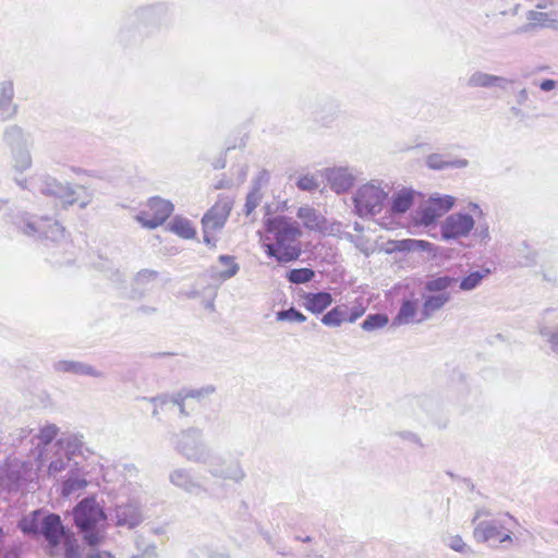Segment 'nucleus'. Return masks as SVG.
I'll return each instance as SVG.
<instances>
[{"label":"nucleus","mask_w":558,"mask_h":558,"mask_svg":"<svg viewBox=\"0 0 558 558\" xmlns=\"http://www.w3.org/2000/svg\"><path fill=\"white\" fill-rule=\"evenodd\" d=\"M169 482L179 489L194 496L206 493L205 486L197 481L193 471L187 468H177L169 473Z\"/></svg>","instance_id":"18"},{"label":"nucleus","mask_w":558,"mask_h":558,"mask_svg":"<svg viewBox=\"0 0 558 558\" xmlns=\"http://www.w3.org/2000/svg\"><path fill=\"white\" fill-rule=\"evenodd\" d=\"M158 278V272L150 269L140 270L132 282L128 296L132 300H141L150 290V284Z\"/></svg>","instance_id":"24"},{"label":"nucleus","mask_w":558,"mask_h":558,"mask_svg":"<svg viewBox=\"0 0 558 558\" xmlns=\"http://www.w3.org/2000/svg\"><path fill=\"white\" fill-rule=\"evenodd\" d=\"M430 243L423 240L408 239L400 242V248L405 251H427Z\"/></svg>","instance_id":"46"},{"label":"nucleus","mask_w":558,"mask_h":558,"mask_svg":"<svg viewBox=\"0 0 558 558\" xmlns=\"http://www.w3.org/2000/svg\"><path fill=\"white\" fill-rule=\"evenodd\" d=\"M527 20L530 21V23L520 27L518 32H520V33L530 32L531 29H533L535 27L536 24L544 26V25H546V22L549 21L548 13L537 12V11H529Z\"/></svg>","instance_id":"44"},{"label":"nucleus","mask_w":558,"mask_h":558,"mask_svg":"<svg viewBox=\"0 0 558 558\" xmlns=\"http://www.w3.org/2000/svg\"><path fill=\"white\" fill-rule=\"evenodd\" d=\"M154 404H155V409H154V411H153V416H154V417H156V416L158 415V413H159L158 409H159V408H160V409H163V407H165V405H161L159 402H156V403H154Z\"/></svg>","instance_id":"63"},{"label":"nucleus","mask_w":558,"mask_h":558,"mask_svg":"<svg viewBox=\"0 0 558 558\" xmlns=\"http://www.w3.org/2000/svg\"><path fill=\"white\" fill-rule=\"evenodd\" d=\"M421 306V300L418 299L404 300L392 324L395 326H401L423 323L424 320H420Z\"/></svg>","instance_id":"23"},{"label":"nucleus","mask_w":558,"mask_h":558,"mask_svg":"<svg viewBox=\"0 0 558 558\" xmlns=\"http://www.w3.org/2000/svg\"><path fill=\"white\" fill-rule=\"evenodd\" d=\"M478 235L481 236L482 240L486 241L489 239V232H488V227L485 225L484 227L481 226L478 229Z\"/></svg>","instance_id":"59"},{"label":"nucleus","mask_w":558,"mask_h":558,"mask_svg":"<svg viewBox=\"0 0 558 558\" xmlns=\"http://www.w3.org/2000/svg\"><path fill=\"white\" fill-rule=\"evenodd\" d=\"M14 83L10 78L0 81V120L9 121L16 117L19 105L14 102Z\"/></svg>","instance_id":"19"},{"label":"nucleus","mask_w":558,"mask_h":558,"mask_svg":"<svg viewBox=\"0 0 558 558\" xmlns=\"http://www.w3.org/2000/svg\"><path fill=\"white\" fill-rule=\"evenodd\" d=\"M172 444L175 452L190 462L202 464L210 453V447L198 427H189L173 434Z\"/></svg>","instance_id":"5"},{"label":"nucleus","mask_w":558,"mask_h":558,"mask_svg":"<svg viewBox=\"0 0 558 558\" xmlns=\"http://www.w3.org/2000/svg\"><path fill=\"white\" fill-rule=\"evenodd\" d=\"M296 216L303 221L305 228L310 230H318L322 228L324 218L310 206H302L298 209Z\"/></svg>","instance_id":"34"},{"label":"nucleus","mask_w":558,"mask_h":558,"mask_svg":"<svg viewBox=\"0 0 558 558\" xmlns=\"http://www.w3.org/2000/svg\"><path fill=\"white\" fill-rule=\"evenodd\" d=\"M413 204V193L411 191H400L392 197L391 213L404 214Z\"/></svg>","instance_id":"38"},{"label":"nucleus","mask_w":558,"mask_h":558,"mask_svg":"<svg viewBox=\"0 0 558 558\" xmlns=\"http://www.w3.org/2000/svg\"><path fill=\"white\" fill-rule=\"evenodd\" d=\"M365 310L366 308L362 303H355L351 307L345 304H341L327 312L322 317V323L329 327H338L343 322L354 323L364 315Z\"/></svg>","instance_id":"15"},{"label":"nucleus","mask_w":558,"mask_h":558,"mask_svg":"<svg viewBox=\"0 0 558 558\" xmlns=\"http://www.w3.org/2000/svg\"><path fill=\"white\" fill-rule=\"evenodd\" d=\"M529 100V92L526 88L520 89L515 95V101L519 106H524Z\"/></svg>","instance_id":"55"},{"label":"nucleus","mask_w":558,"mask_h":558,"mask_svg":"<svg viewBox=\"0 0 558 558\" xmlns=\"http://www.w3.org/2000/svg\"><path fill=\"white\" fill-rule=\"evenodd\" d=\"M44 515L40 510L33 511L20 521L19 526L25 534H40V521Z\"/></svg>","instance_id":"36"},{"label":"nucleus","mask_w":558,"mask_h":558,"mask_svg":"<svg viewBox=\"0 0 558 558\" xmlns=\"http://www.w3.org/2000/svg\"><path fill=\"white\" fill-rule=\"evenodd\" d=\"M207 472L216 478L241 483L246 473L239 459H231L210 448L209 456L203 461Z\"/></svg>","instance_id":"9"},{"label":"nucleus","mask_w":558,"mask_h":558,"mask_svg":"<svg viewBox=\"0 0 558 558\" xmlns=\"http://www.w3.org/2000/svg\"><path fill=\"white\" fill-rule=\"evenodd\" d=\"M474 219L468 214H452L441 225V235L446 240L465 236L474 227Z\"/></svg>","instance_id":"16"},{"label":"nucleus","mask_w":558,"mask_h":558,"mask_svg":"<svg viewBox=\"0 0 558 558\" xmlns=\"http://www.w3.org/2000/svg\"><path fill=\"white\" fill-rule=\"evenodd\" d=\"M262 193L258 186H253L252 191L246 196V202L244 205V214L250 216L254 209L259 205L262 201Z\"/></svg>","instance_id":"45"},{"label":"nucleus","mask_w":558,"mask_h":558,"mask_svg":"<svg viewBox=\"0 0 558 558\" xmlns=\"http://www.w3.org/2000/svg\"><path fill=\"white\" fill-rule=\"evenodd\" d=\"M2 140L10 150L33 146L31 134L24 132L17 124L7 126L3 131Z\"/></svg>","instance_id":"25"},{"label":"nucleus","mask_w":558,"mask_h":558,"mask_svg":"<svg viewBox=\"0 0 558 558\" xmlns=\"http://www.w3.org/2000/svg\"><path fill=\"white\" fill-rule=\"evenodd\" d=\"M40 471L38 457L35 461H11L4 471L5 485L9 490L34 489Z\"/></svg>","instance_id":"8"},{"label":"nucleus","mask_w":558,"mask_h":558,"mask_svg":"<svg viewBox=\"0 0 558 558\" xmlns=\"http://www.w3.org/2000/svg\"><path fill=\"white\" fill-rule=\"evenodd\" d=\"M216 391V388L213 385H207L202 387L201 389H191L189 391L183 392L186 398L193 399H203L213 395Z\"/></svg>","instance_id":"50"},{"label":"nucleus","mask_w":558,"mask_h":558,"mask_svg":"<svg viewBox=\"0 0 558 558\" xmlns=\"http://www.w3.org/2000/svg\"><path fill=\"white\" fill-rule=\"evenodd\" d=\"M510 111H511V113H512L513 116H515V117H520V116L522 114L521 109H520V108H518V107H511Z\"/></svg>","instance_id":"64"},{"label":"nucleus","mask_w":558,"mask_h":558,"mask_svg":"<svg viewBox=\"0 0 558 558\" xmlns=\"http://www.w3.org/2000/svg\"><path fill=\"white\" fill-rule=\"evenodd\" d=\"M107 277L114 283H123L125 281L124 274L119 269L108 268Z\"/></svg>","instance_id":"53"},{"label":"nucleus","mask_w":558,"mask_h":558,"mask_svg":"<svg viewBox=\"0 0 558 558\" xmlns=\"http://www.w3.org/2000/svg\"><path fill=\"white\" fill-rule=\"evenodd\" d=\"M454 205V198L449 195L430 197L416 210L414 220L424 226L433 225L438 218L448 213Z\"/></svg>","instance_id":"12"},{"label":"nucleus","mask_w":558,"mask_h":558,"mask_svg":"<svg viewBox=\"0 0 558 558\" xmlns=\"http://www.w3.org/2000/svg\"><path fill=\"white\" fill-rule=\"evenodd\" d=\"M387 189V184L383 186L381 182L374 180L360 186L353 196L355 213L360 217L379 214L389 194Z\"/></svg>","instance_id":"6"},{"label":"nucleus","mask_w":558,"mask_h":558,"mask_svg":"<svg viewBox=\"0 0 558 558\" xmlns=\"http://www.w3.org/2000/svg\"><path fill=\"white\" fill-rule=\"evenodd\" d=\"M76 526L85 532V539L89 545L98 543V535L94 533L98 523L105 521L107 515L95 498L88 497L80 501L73 511Z\"/></svg>","instance_id":"7"},{"label":"nucleus","mask_w":558,"mask_h":558,"mask_svg":"<svg viewBox=\"0 0 558 558\" xmlns=\"http://www.w3.org/2000/svg\"><path fill=\"white\" fill-rule=\"evenodd\" d=\"M512 82V80L505 76H498L477 70L468 77L466 86L471 88H499L506 90Z\"/></svg>","instance_id":"21"},{"label":"nucleus","mask_w":558,"mask_h":558,"mask_svg":"<svg viewBox=\"0 0 558 558\" xmlns=\"http://www.w3.org/2000/svg\"><path fill=\"white\" fill-rule=\"evenodd\" d=\"M170 230L184 239H192L195 235V230L191 221L181 217H175L171 221Z\"/></svg>","instance_id":"39"},{"label":"nucleus","mask_w":558,"mask_h":558,"mask_svg":"<svg viewBox=\"0 0 558 558\" xmlns=\"http://www.w3.org/2000/svg\"><path fill=\"white\" fill-rule=\"evenodd\" d=\"M556 0H538L536 2V7L539 8V9H544L547 7V4H553Z\"/></svg>","instance_id":"60"},{"label":"nucleus","mask_w":558,"mask_h":558,"mask_svg":"<svg viewBox=\"0 0 558 558\" xmlns=\"http://www.w3.org/2000/svg\"><path fill=\"white\" fill-rule=\"evenodd\" d=\"M426 165L433 170H444L447 168L462 169L469 166V161L464 158L447 160L441 154H430L426 157Z\"/></svg>","instance_id":"32"},{"label":"nucleus","mask_w":558,"mask_h":558,"mask_svg":"<svg viewBox=\"0 0 558 558\" xmlns=\"http://www.w3.org/2000/svg\"><path fill=\"white\" fill-rule=\"evenodd\" d=\"M140 311L143 312V313L149 314V313H154L156 310H155V307L141 306Z\"/></svg>","instance_id":"62"},{"label":"nucleus","mask_w":558,"mask_h":558,"mask_svg":"<svg viewBox=\"0 0 558 558\" xmlns=\"http://www.w3.org/2000/svg\"><path fill=\"white\" fill-rule=\"evenodd\" d=\"M296 186L302 191L311 192L318 189L319 184L314 175L306 174L298 180Z\"/></svg>","instance_id":"49"},{"label":"nucleus","mask_w":558,"mask_h":558,"mask_svg":"<svg viewBox=\"0 0 558 558\" xmlns=\"http://www.w3.org/2000/svg\"><path fill=\"white\" fill-rule=\"evenodd\" d=\"M156 8H144L135 12L134 19L137 22L153 21L156 16Z\"/></svg>","instance_id":"52"},{"label":"nucleus","mask_w":558,"mask_h":558,"mask_svg":"<svg viewBox=\"0 0 558 558\" xmlns=\"http://www.w3.org/2000/svg\"><path fill=\"white\" fill-rule=\"evenodd\" d=\"M489 275H490V269L484 268V267L481 269L471 271L470 274L464 276L461 280L458 279L459 289L461 291H465V292L473 291L477 287H480L482 281L485 278H487Z\"/></svg>","instance_id":"33"},{"label":"nucleus","mask_w":558,"mask_h":558,"mask_svg":"<svg viewBox=\"0 0 558 558\" xmlns=\"http://www.w3.org/2000/svg\"><path fill=\"white\" fill-rule=\"evenodd\" d=\"M505 531V525L500 520H483L475 524L473 537L478 543H487L497 539L499 543L512 542L511 532Z\"/></svg>","instance_id":"14"},{"label":"nucleus","mask_w":558,"mask_h":558,"mask_svg":"<svg viewBox=\"0 0 558 558\" xmlns=\"http://www.w3.org/2000/svg\"><path fill=\"white\" fill-rule=\"evenodd\" d=\"M265 234L262 247L268 257L279 264L295 262L302 255V230L296 221L287 216L277 215L264 220Z\"/></svg>","instance_id":"2"},{"label":"nucleus","mask_w":558,"mask_h":558,"mask_svg":"<svg viewBox=\"0 0 558 558\" xmlns=\"http://www.w3.org/2000/svg\"><path fill=\"white\" fill-rule=\"evenodd\" d=\"M80 547L76 541L68 538L65 542L64 558H113L109 551H99L93 547Z\"/></svg>","instance_id":"27"},{"label":"nucleus","mask_w":558,"mask_h":558,"mask_svg":"<svg viewBox=\"0 0 558 558\" xmlns=\"http://www.w3.org/2000/svg\"><path fill=\"white\" fill-rule=\"evenodd\" d=\"M12 223L22 234L39 241L47 248L51 262L63 265L72 260L65 255L71 253L73 245L68 240L64 228L57 220L23 211L14 217Z\"/></svg>","instance_id":"1"},{"label":"nucleus","mask_w":558,"mask_h":558,"mask_svg":"<svg viewBox=\"0 0 558 558\" xmlns=\"http://www.w3.org/2000/svg\"><path fill=\"white\" fill-rule=\"evenodd\" d=\"M269 179V173L266 170H263L259 172L254 186H258L260 189V184L267 183Z\"/></svg>","instance_id":"58"},{"label":"nucleus","mask_w":558,"mask_h":558,"mask_svg":"<svg viewBox=\"0 0 558 558\" xmlns=\"http://www.w3.org/2000/svg\"><path fill=\"white\" fill-rule=\"evenodd\" d=\"M233 199L229 196H219L215 205L204 215L202 219L204 242L215 246L217 239L215 232L221 230L231 213Z\"/></svg>","instance_id":"10"},{"label":"nucleus","mask_w":558,"mask_h":558,"mask_svg":"<svg viewBox=\"0 0 558 558\" xmlns=\"http://www.w3.org/2000/svg\"><path fill=\"white\" fill-rule=\"evenodd\" d=\"M447 545L457 553H468L470 551V548L468 545L463 542L462 537L460 535H454L449 538Z\"/></svg>","instance_id":"51"},{"label":"nucleus","mask_w":558,"mask_h":558,"mask_svg":"<svg viewBox=\"0 0 558 558\" xmlns=\"http://www.w3.org/2000/svg\"><path fill=\"white\" fill-rule=\"evenodd\" d=\"M83 445L84 442L82 435L70 434L57 439L54 441L53 448H57V450H62L64 453H66L68 457L72 459L74 456L81 453Z\"/></svg>","instance_id":"31"},{"label":"nucleus","mask_w":558,"mask_h":558,"mask_svg":"<svg viewBox=\"0 0 558 558\" xmlns=\"http://www.w3.org/2000/svg\"><path fill=\"white\" fill-rule=\"evenodd\" d=\"M118 526H126L133 529L143 521V514L140 506L136 502H126L118 505L114 509V514H111Z\"/></svg>","instance_id":"20"},{"label":"nucleus","mask_w":558,"mask_h":558,"mask_svg":"<svg viewBox=\"0 0 558 558\" xmlns=\"http://www.w3.org/2000/svg\"><path fill=\"white\" fill-rule=\"evenodd\" d=\"M277 319L303 323L306 320V317L300 311L294 307H290L289 310L278 312Z\"/></svg>","instance_id":"47"},{"label":"nucleus","mask_w":558,"mask_h":558,"mask_svg":"<svg viewBox=\"0 0 558 558\" xmlns=\"http://www.w3.org/2000/svg\"><path fill=\"white\" fill-rule=\"evenodd\" d=\"M519 264L523 267H531L536 264L537 253L525 242L518 248Z\"/></svg>","instance_id":"43"},{"label":"nucleus","mask_w":558,"mask_h":558,"mask_svg":"<svg viewBox=\"0 0 558 558\" xmlns=\"http://www.w3.org/2000/svg\"><path fill=\"white\" fill-rule=\"evenodd\" d=\"M492 512L488 509L480 508L475 511L474 518L472 519V523L476 524V522L483 517H490Z\"/></svg>","instance_id":"57"},{"label":"nucleus","mask_w":558,"mask_h":558,"mask_svg":"<svg viewBox=\"0 0 558 558\" xmlns=\"http://www.w3.org/2000/svg\"><path fill=\"white\" fill-rule=\"evenodd\" d=\"M303 299L306 310L316 314L324 312L332 303L331 294L325 291L305 293Z\"/></svg>","instance_id":"29"},{"label":"nucleus","mask_w":558,"mask_h":558,"mask_svg":"<svg viewBox=\"0 0 558 558\" xmlns=\"http://www.w3.org/2000/svg\"><path fill=\"white\" fill-rule=\"evenodd\" d=\"M59 433V427L56 424H47L40 428L39 433L35 436L37 439L36 448L38 453L51 452L56 448L54 438Z\"/></svg>","instance_id":"28"},{"label":"nucleus","mask_w":558,"mask_h":558,"mask_svg":"<svg viewBox=\"0 0 558 558\" xmlns=\"http://www.w3.org/2000/svg\"><path fill=\"white\" fill-rule=\"evenodd\" d=\"M219 263H221L222 265L228 266V269H226L223 271H220L217 275V278L222 280V281H226V280L234 277L238 274L239 269H240L239 264H236L234 262V257L230 256V255H220L219 256Z\"/></svg>","instance_id":"42"},{"label":"nucleus","mask_w":558,"mask_h":558,"mask_svg":"<svg viewBox=\"0 0 558 558\" xmlns=\"http://www.w3.org/2000/svg\"><path fill=\"white\" fill-rule=\"evenodd\" d=\"M40 469L46 466V472L49 477L58 478L63 477L62 473L70 472V469L77 466L76 462H72V459L66 456L62 450H52L51 452L37 453Z\"/></svg>","instance_id":"13"},{"label":"nucleus","mask_w":558,"mask_h":558,"mask_svg":"<svg viewBox=\"0 0 558 558\" xmlns=\"http://www.w3.org/2000/svg\"><path fill=\"white\" fill-rule=\"evenodd\" d=\"M325 175L330 185V189L337 194L349 191L355 181L353 172L345 167L326 169Z\"/></svg>","instance_id":"22"},{"label":"nucleus","mask_w":558,"mask_h":558,"mask_svg":"<svg viewBox=\"0 0 558 558\" xmlns=\"http://www.w3.org/2000/svg\"><path fill=\"white\" fill-rule=\"evenodd\" d=\"M185 399H187V398L185 397L183 391H180V392H178L175 395H172V396L162 395V396H157V397L150 398V402L151 403L159 402L161 405L177 407L178 410H179L180 415L186 416L187 413H186L185 407H184V400Z\"/></svg>","instance_id":"35"},{"label":"nucleus","mask_w":558,"mask_h":558,"mask_svg":"<svg viewBox=\"0 0 558 558\" xmlns=\"http://www.w3.org/2000/svg\"><path fill=\"white\" fill-rule=\"evenodd\" d=\"M172 211L173 205L171 202L161 197H151L147 203V209L137 215V220L143 227L155 229L161 226Z\"/></svg>","instance_id":"11"},{"label":"nucleus","mask_w":558,"mask_h":558,"mask_svg":"<svg viewBox=\"0 0 558 558\" xmlns=\"http://www.w3.org/2000/svg\"><path fill=\"white\" fill-rule=\"evenodd\" d=\"M541 335L546 339L553 353L558 354V327L554 329L544 328Z\"/></svg>","instance_id":"48"},{"label":"nucleus","mask_w":558,"mask_h":558,"mask_svg":"<svg viewBox=\"0 0 558 558\" xmlns=\"http://www.w3.org/2000/svg\"><path fill=\"white\" fill-rule=\"evenodd\" d=\"M15 182L23 190L57 198L65 206L77 202L76 191L72 185L60 182L47 173H35L29 179H15Z\"/></svg>","instance_id":"4"},{"label":"nucleus","mask_w":558,"mask_h":558,"mask_svg":"<svg viewBox=\"0 0 558 558\" xmlns=\"http://www.w3.org/2000/svg\"><path fill=\"white\" fill-rule=\"evenodd\" d=\"M32 146H26L23 148L11 150L13 168L16 171L23 172L32 167V155L31 149Z\"/></svg>","instance_id":"37"},{"label":"nucleus","mask_w":558,"mask_h":558,"mask_svg":"<svg viewBox=\"0 0 558 558\" xmlns=\"http://www.w3.org/2000/svg\"><path fill=\"white\" fill-rule=\"evenodd\" d=\"M136 547L143 551L145 555H153L155 553L156 547L154 545L146 546L144 543V538L141 535H137L135 538Z\"/></svg>","instance_id":"54"},{"label":"nucleus","mask_w":558,"mask_h":558,"mask_svg":"<svg viewBox=\"0 0 558 558\" xmlns=\"http://www.w3.org/2000/svg\"><path fill=\"white\" fill-rule=\"evenodd\" d=\"M286 277L289 282L301 284L310 282L315 277V271L311 268L291 269Z\"/></svg>","instance_id":"41"},{"label":"nucleus","mask_w":558,"mask_h":558,"mask_svg":"<svg viewBox=\"0 0 558 558\" xmlns=\"http://www.w3.org/2000/svg\"><path fill=\"white\" fill-rule=\"evenodd\" d=\"M557 86V82L555 80H550V78H547V80H544L543 82H541L539 84V88L543 90V92H550L553 90L554 88H556Z\"/></svg>","instance_id":"56"},{"label":"nucleus","mask_w":558,"mask_h":558,"mask_svg":"<svg viewBox=\"0 0 558 558\" xmlns=\"http://www.w3.org/2000/svg\"><path fill=\"white\" fill-rule=\"evenodd\" d=\"M458 282V278L449 275L432 276L424 283V292L421 302L420 320H428L440 311L450 300L448 291Z\"/></svg>","instance_id":"3"},{"label":"nucleus","mask_w":558,"mask_h":558,"mask_svg":"<svg viewBox=\"0 0 558 558\" xmlns=\"http://www.w3.org/2000/svg\"><path fill=\"white\" fill-rule=\"evenodd\" d=\"M40 534L46 538L51 548L57 547L62 539L65 543L68 538H71L61 522L60 515L56 513H48L43 517Z\"/></svg>","instance_id":"17"},{"label":"nucleus","mask_w":558,"mask_h":558,"mask_svg":"<svg viewBox=\"0 0 558 558\" xmlns=\"http://www.w3.org/2000/svg\"><path fill=\"white\" fill-rule=\"evenodd\" d=\"M65 481L62 484L61 493L63 496H70L76 492L82 490L86 487L87 481L81 470L75 466L70 469V472L65 475Z\"/></svg>","instance_id":"30"},{"label":"nucleus","mask_w":558,"mask_h":558,"mask_svg":"<svg viewBox=\"0 0 558 558\" xmlns=\"http://www.w3.org/2000/svg\"><path fill=\"white\" fill-rule=\"evenodd\" d=\"M57 373H71L74 375H86L95 378H102L104 373L89 364L77 361H58L53 364Z\"/></svg>","instance_id":"26"},{"label":"nucleus","mask_w":558,"mask_h":558,"mask_svg":"<svg viewBox=\"0 0 558 558\" xmlns=\"http://www.w3.org/2000/svg\"><path fill=\"white\" fill-rule=\"evenodd\" d=\"M389 323V318L386 314L376 313L369 314L361 324L363 330L372 332L384 328Z\"/></svg>","instance_id":"40"},{"label":"nucleus","mask_w":558,"mask_h":558,"mask_svg":"<svg viewBox=\"0 0 558 558\" xmlns=\"http://www.w3.org/2000/svg\"><path fill=\"white\" fill-rule=\"evenodd\" d=\"M208 558H229V556L222 554V553H209Z\"/></svg>","instance_id":"61"}]
</instances>
